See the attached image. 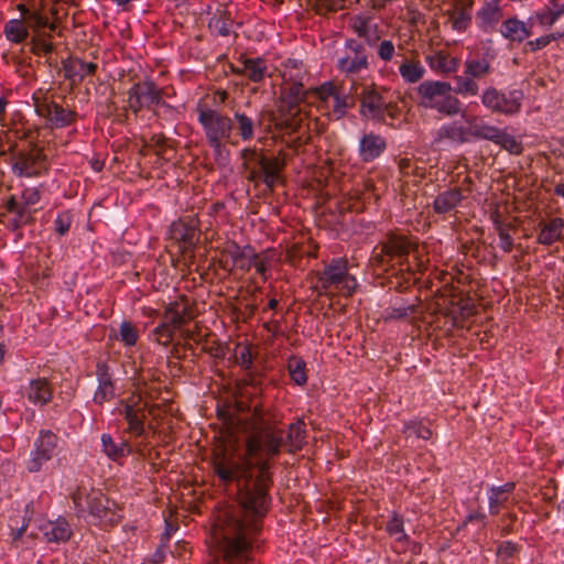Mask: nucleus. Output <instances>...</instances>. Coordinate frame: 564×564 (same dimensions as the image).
Wrapping results in <instances>:
<instances>
[{
    "mask_svg": "<svg viewBox=\"0 0 564 564\" xmlns=\"http://www.w3.org/2000/svg\"><path fill=\"white\" fill-rule=\"evenodd\" d=\"M247 433L242 452L221 448L213 454L212 467L219 481L228 486L236 484L237 501L256 506L261 516L268 513L273 485L270 459L279 456L283 448L296 453L305 445L306 430L303 420L289 425L288 433L268 423L263 411L256 404L249 420L240 421Z\"/></svg>",
    "mask_w": 564,
    "mask_h": 564,
    "instance_id": "f257e3e1",
    "label": "nucleus"
},
{
    "mask_svg": "<svg viewBox=\"0 0 564 564\" xmlns=\"http://www.w3.org/2000/svg\"><path fill=\"white\" fill-rule=\"evenodd\" d=\"M256 506L238 501L216 516L213 540V564H256L260 551L263 521L268 513L259 514Z\"/></svg>",
    "mask_w": 564,
    "mask_h": 564,
    "instance_id": "f03ea898",
    "label": "nucleus"
},
{
    "mask_svg": "<svg viewBox=\"0 0 564 564\" xmlns=\"http://www.w3.org/2000/svg\"><path fill=\"white\" fill-rule=\"evenodd\" d=\"M419 248L416 239L398 230L388 231L377 245L371 264L381 274L380 284L389 290L405 292L416 278L410 269L409 256Z\"/></svg>",
    "mask_w": 564,
    "mask_h": 564,
    "instance_id": "7ed1b4c3",
    "label": "nucleus"
},
{
    "mask_svg": "<svg viewBox=\"0 0 564 564\" xmlns=\"http://www.w3.org/2000/svg\"><path fill=\"white\" fill-rule=\"evenodd\" d=\"M239 159L246 180L254 187L263 184L269 193H273L278 184L283 182L288 160L284 149L271 152L257 145L246 147L240 150Z\"/></svg>",
    "mask_w": 564,
    "mask_h": 564,
    "instance_id": "20e7f679",
    "label": "nucleus"
},
{
    "mask_svg": "<svg viewBox=\"0 0 564 564\" xmlns=\"http://www.w3.org/2000/svg\"><path fill=\"white\" fill-rule=\"evenodd\" d=\"M389 90L375 83L361 85L358 94L359 115L361 119L383 124L392 129L400 128L399 120L402 109L399 102L388 98Z\"/></svg>",
    "mask_w": 564,
    "mask_h": 564,
    "instance_id": "39448f33",
    "label": "nucleus"
},
{
    "mask_svg": "<svg viewBox=\"0 0 564 564\" xmlns=\"http://www.w3.org/2000/svg\"><path fill=\"white\" fill-rule=\"evenodd\" d=\"M311 275L314 281L312 289L318 295L339 294L349 297L358 285L356 278L349 273L346 258H333L323 269L312 271Z\"/></svg>",
    "mask_w": 564,
    "mask_h": 564,
    "instance_id": "423d86ee",
    "label": "nucleus"
},
{
    "mask_svg": "<svg viewBox=\"0 0 564 564\" xmlns=\"http://www.w3.org/2000/svg\"><path fill=\"white\" fill-rule=\"evenodd\" d=\"M311 96H314V94L310 91V88L305 89L304 84L282 83L276 111L267 112L270 122L281 130L297 131L302 121L299 107Z\"/></svg>",
    "mask_w": 564,
    "mask_h": 564,
    "instance_id": "0eeeda50",
    "label": "nucleus"
},
{
    "mask_svg": "<svg viewBox=\"0 0 564 564\" xmlns=\"http://www.w3.org/2000/svg\"><path fill=\"white\" fill-rule=\"evenodd\" d=\"M332 120L343 119L356 106L357 85L355 82L328 80L317 87L310 88Z\"/></svg>",
    "mask_w": 564,
    "mask_h": 564,
    "instance_id": "6e6552de",
    "label": "nucleus"
},
{
    "mask_svg": "<svg viewBox=\"0 0 564 564\" xmlns=\"http://www.w3.org/2000/svg\"><path fill=\"white\" fill-rule=\"evenodd\" d=\"M197 120L203 128L207 144L215 155H221L226 143L232 141L234 120L229 116L213 108L207 99H200L196 106Z\"/></svg>",
    "mask_w": 564,
    "mask_h": 564,
    "instance_id": "1a4fd4ad",
    "label": "nucleus"
},
{
    "mask_svg": "<svg viewBox=\"0 0 564 564\" xmlns=\"http://www.w3.org/2000/svg\"><path fill=\"white\" fill-rule=\"evenodd\" d=\"M72 500L77 513H84L87 510L102 527H115L122 519L118 505L99 489L87 491L85 487H78L72 494Z\"/></svg>",
    "mask_w": 564,
    "mask_h": 564,
    "instance_id": "9d476101",
    "label": "nucleus"
},
{
    "mask_svg": "<svg viewBox=\"0 0 564 564\" xmlns=\"http://www.w3.org/2000/svg\"><path fill=\"white\" fill-rule=\"evenodd\" d=\"M34 108L51 129L72 126L77 120V112L66 102V97L42 89L33 94Z\"/></svg>",
    "mask_w": 564,
    "mask_h": 564,
    "instance_id": "9b49d317",
    "label": "nucleus"
},
{
    "mask_svg": "<svg viewBox=\"0 0 564 564\" xmlns=\"http://www.w3.org/2000/svg\"><path fill=\"white\" fill-rule=\"evenodd\" d=\"M451 93V84L440 80H424L416 88L420 106L449 117L458 115L462 108L460 100Z\"/></svg>",
    "mask_w": 564,
    "mask_h": 564,
    "instance_id": "f8f14e48",
    "label": "nucleus"
},
{
    "mask_svg": "<svg viewBox=\"0 0 564 564\" xmlns=\"http://www.w3.org/2000/svg\"><path fill=\"white\" fill-rule=\"evenodd\" d=\"M10 164L12 173L18 177H34L47 172L50 163L43 148L33 141L19 148L10 145Z\"/></svg>",
    "mask_w": 564,
    "mask_h": 564,
    "instance_id": "ddd939ff",
    "label": "nucleus"
},
{
    "mask_svg": "<svg viewBox=\"0 0 564 564\" xmlns=\"http://www.w3.org/2000/svg\"><path fill=\"white\" fill-rule=\"evenodd\" d=\"M163 94V88L159 87L152 79L145 78L144 80L135 82L127 90L126 115L130 111L137 117L142 110H149L156 116L159 107L167 106Z\"/></svg>",
    "mask_w": 564,
    "mask_h": 564,
    "instance_id": "4468645a",
    "label": "nucleus"
},
{
    "mask_svg": "<svg viewBox=\"0 0 564 564\" xmlns=\"http://www.w3.org/2000/svg\"><path fill=\"white\" fill-rule=\"evenodd\" d=\"M452 307L440 308L430 322L435 329H445V335H451L453 328L464 327L465 321L477 313V307L471 299L459 297L451 301Z\"/></svg>",
    "mask_w": 564,
    "mask_h": 564,
    "instance_id": "2eb2a0df",
    "label": "nucleus"
},
{
    "mask_svg": "<svg viewBox=\"0 0 564 564\" xmlns=\"http://www.w3.org/2000/svg\"><path fill=\"white\" fill-rule=\"evenodd\" d=\"M524 95L521 89L501 91L495 86L487 87L481 96V105L492 113L513 116L520 112Z\"/></svg>",
    "mask_w": 564,
    "mask_h": 564,
    "instance_id": "dca6fc26",
    "label": "nucleus"
},
{
    "mask_svg": "<svg viewBox=\"0 0 564 564\" xmlns=\"http://www.w3.org/2000/svg\"><path fill=\"white\" fill-rule=\"evenodd\" d=\"M196 316V302L189 296L181 294L176 300L164 305L162 321L182 330L183 327L194 321Z\"/></svg>",
    "mask_w": 564,
    "mask_h": 564,
    "instance_id": "f3484780",
    "label": "nucleus"
},
{
    "mask_svg": "<svg viewBox=\"0 0 564 564\" xmlns=\"http://www.w3.org/2000/svg\"><path fill=\"white\" fill-rule=\"evenodd\" d=\"M120 403L122 405L120 414L128 424L127 432L137 437L143 436L145 433L144 422L147 420L148 403L137 392L131 393L126 400H121Z\"/></svg>",
    "mask_w": 564,
    "mask_h": 564,
    "instance_id": "a211bd4d",
    "label": "nucleus"
},
{
    "mask_svg": "<svg viewBox=\"0 0 564 564\" xmlns=\"http://www.w3.org/2000/svg\"><path fill=\"white\" fill-rule=\"evenodd\" d=\"M171 239L181 245L183 252L194 250L200 238V221L196 216H183L170 227Z\"/></svg>",
    "mask_w": 564,
    "mask_h": 564,
    "instance_id": "6ab92c4d",
    "label": "nucleus"
},
{
    "mask_svg": "<svg viewBox=\"0 0 564 564\" xmlns=\"http://www.w3.org/2000/svg\"><path fill=\"white\" fill-rule=\"evenodd\" d=\"M347 53L345 56L339 57L336 63V67L346 74H357L364 69L369 68L368 54L365 45L355 40H346Z\"/></svg>",
    "mask_w": 564,
    "mask_h": 564,
    "instance_id": "aec40b11",
    "label": "nucleus"
},
{
    "mask_svg": "<svg viewBox=\"0 0 564 564\" xmlns=\"http://www.w3.org/2000/svg\"><path fill=\"white\" fill-rule=\"evenodd\" d=\"M57 436L50 430H41L40 435L34 444V451L26 464L30 473H37L42 465L52 459L57 447Z\"/></svg>",
    "mask_w": 564,
    "mask_h": 564,
    "instance_id": "412c9836",
    "label": "nucleus"
},
{
    "mask_svg": "<svg viewBox=\"0 0 564 564\" xmlns=\"http://www.w3.org/2000/svg\"><path fill=\"white\" fill-rule=\"evenodd\" d=\"M95 375L98 384L94 393L93 401L98 405H102L116 397L113 371L107 361L99 360L96 364Z\"/></svg>",
    "mask_w": 564,
    "mask_h": 564,
    "instance_id": "4be33fe9",
    "label": "nucleus"
},
{
    "mask_svg": "<svg viewBox=\"0 0 564 564\" xmlns=\"http://www.w3.org/2000/svg\"><path fill=\"white\" fill-rule=\"evenodd\" d=\"M62 70L65 80L70 86L79 85L86 77L94 76L98 70V65L94 62H85L77 56H68L62 59Z\"/></svg>",
    "mask_w": 564,
    "mask_h": 564,
    "instance_id": "5701e85b",
    "label": "nucleus"
},
{
    "mask_svg": "<svg viewBox=\"0 0 564 564\" xmlns=\"http://www.w3.org/2000/svg\"><path fill=\"white\" fill-rule=\"evenodd\" d=\"M466 197L463 188L447 187L435 196L432 204L433 212L440 216L452 215Z\"/></svg>",
    "mask_w": 564,
    "mask_h": 564,
    "instance_id": "b1692460",
    "label": "nucleus"
},
{
    "mask_svg": "<svg viewBox=\"0 0 564 564\" xmlns=\"http://www.w3.org/2000/svg\"><path fill=\"white\" fill-rule=\"evenodd\" d=\"M246 249L247 245L240 246L235 240L230 239L226 240L220 246H217L216 252L218 253V267L227 271L228 273H234L235 264L238 261V259L241 258Z\"/></svg>",
    "mask_w": 564,
    "mask_h": 564,
    "instance_id": "393cba45",
    "label": "nucleus"
},
{
    "mask_svg": "<svg viewBox=\"0 0 564 564\" xmlns=\"http://www.w3.org/2000/svg\"><path fill=\"white\" fill-rule=\"evenodd\" d=\"M386 149V139L373 132L364 134L359 141V156L362 162L375 161L384 152Z\"/></svg>",
    "mask_w": 564,
    "mask_h": 564,
    "instance_id": "a878e982",
    "label": "nucleus"
},
{
    "mask_svg": "<svg viewBox=\"0 0 564 564\" xmlns=\"http://www.w3.org/2000/svg\"><path fill=\"white\" fill-rule=\"evenodd\" d=\"M24 393L31 403L43 406L52 401L53 386L47 378L32 379Z\"/></svg>",
    "mask_w": 564,
    "mask_h": 564,
    "instance_id": "bb28decb",
    "label": "nucleus"
},
{
    "mask_svg": "<svg viewBox=\"0 0 564 564\" xmlns=\"http://www.w3.org/2000/svg\"><path fill=\"white\" fill-rule=\"evenodd\" d=\"M3 206L7 214L14 215L10 223L12 230H18L33 221V213L35 209H30L28 206L18 200L14 195L9 196Z\"/></svg>",
    "mask_w": 564,
    "mask_h": 564,
    "instance_id": "cd10ccee",
    "label": "nucleus"
},
{
    "mask_svg": "<svg viewBox=\"0 0 564 564\" xmlns=\"http://www.w3.org/2000/svg\"><path fill=\"white\" fill-rule=\"evenodd\" d=\"M500 0L486 2L476 13L478 26L484 32H491L502 18V10L499 6Z\"/></svg>",
    "mask_w": 564,
    "mask_h": 564,
    "instance_id": "c85d7f7f",
    "label": "nucleus"
},
{
    "mask_svg": "<svg viewBox=\"0 0 564 564\" xmlns=\"http://www.w3.org/2000/svg\"><path fill=\"white\" fill-rule=\"evenodd\" d=\"M540 231L538 235V242L543 246H551L556 241H562L564 238V219L554 217L549 221H541L539 224Z\"/></svg>",
    "mask_w": 564,
    "mask_h": 564,
    "instance_id": "c756f323",
    "label": "nucleus"
},
{
    "mask_svg": "<svg viewBox=\"0 0 564 564\" xmlns=\"http://www.w3.org/2000/svg\"><path fill=\"white\" fill-rule=\"evenodd\" d=\"M500 33L509 42L521 43L532 34V31L530 25L513 17L501 23Z\"/></svg>",
    "mask_w": 564,
    "mask_h": 564,
    "instance_id": "7c9ffc66",
    "label": "nucleus"
},
{
    "mask_svg": "<svg viewBox=\"0 0 564 564\" xmlns=\"http://www.w3.org/2000/svg\"><path fill=\"white\" fill-rule=\"evenodd\" d=\"M470 140H487L496 143L502 129L491 126L477 117L466 119Z\"/></svg>",
    "mask_w": 564,
    "mask_h": 564,
    "instance_id": "2f4dec72",
    "label": "nucleus"
},
{
    "mask_svg": "<svg viewBox=\"0 0 564 564\" xmlns=\"http://www.w3.org/2000/svg\"><path fill=\"white\" fill-rule=\"evenodd\" d=\"M232 23L231 13L225 8H219L212 13L208 21V30L214 36L227 37L232 32Z\"/></svg>",
    "mask_w": 564,
    "mask_h": 564,
    "instance_id": "473e14b6",
    "label": "nucleus"
},
{
    "mask_svg": "<svg viewBox=\"0 0 564 564\" xmlns=\"http://www.w3.org/2000/svg\"><path fill=\"white\" fill-rule=\"evenodd\" d=\"M426 62L433 70L441 74L456 73L459 67V59L451 56L445 51H438L426 56Z\"/></svg>",
    "mask_w": 564,
    "mask_h": 564,
    "instance_id": "72a5a7b5",
    "label": "nucleus"
},
{
    "mask_svg": "<svg viewBox=\"0 0 564 564\" xmlns=\"http://www.w3.org/2000/svg\"><path fill=\"white\" fill-rule=\"evenodd\" d=\"M444 139H447L458 144L467 143L470 141V133L468 132V127L462 126L456 121L448 124H444L437 130L434 141L441 142Z\"/></svg>",
    "mask_w": 564,
    "mask_h": 564,
    "instance_id": "f704fd0d",
    "label": "nucleus"
},
{
    "mask_svg": "<svg viewBox=\"0 0 564 564\" xmlns=\"http://www.w3.org/2000/svg\"><path fill=\"white\" fill-rule=\"evenodd\" d=\"M416 303H404L403 299H400V303L395 302L393 306L387 308L382 314L384 322L408 319L410 316L416 314L420 308V299H415Z\"/></svg>",
    "mask_w": 564,
    "mask_h": 564,
    "instance_id": "c9c22d12",
    "label": "nucleus"
},
{
    "mask_svg": "<svg viewBox=\"0 0 564 564\" xmlns=\"http://www.w3.org/2000/svg\"><path fill=\"white\" fill-rule=\"evenodd\" d=\"M241 73L242 76L248 78L252 83H261L268 74L267 62L261 57H246L241 61Z\"/></svg>",
    "mask_w": 564,
    "mask_h": 564,
    "instance_id": "e433bc0d",
    "label": "nucleus"
},
{
    "mask_svg": "<svg viewBox=\"0 0 564 564\" xmlns=\"http://www.w3.org/2000/svg\"><path fill=\"white\" fill-rule=\"evenodd\" d=\"M232 120L234 126L236 127L237 135L243 142L251 141L254 138L256 127H261L262 124V119H259L258 123H256L251 117L240 111H236L234 113Z\"/></svg>",
    "mask_w": 564,
    "mask_h": 564,
    "instance_id": "4c0bfd02",
    "label": "nucleus"
},
{
    "mask_svg": "<svg viewBox=\"0 0 564 564\" xmlns=\"http://www.w3.org/2000/svg\"><path fill=\"white\" fill-rule=\"evenodd\" d=\"M101 444L104 453L115 462L132 453V447L127 441L116 444L110 434L101 435Z\"/></svg>",
    "mask_w": 564,
    "mask_h": 564,
    "instance_id": "58836bf2",
    "label": "nucleus"
},
{
    "mask_svg": "<svg viewBox=\"0 0 564 564\" xmlns=\"http://www.w3.org/2000/svg\"><path fill=\"white\" fill-rule=\"evenodd\" d=\"M399 73L405 83L415 84L425 75V68L419 59H404L399 66Z\"/></svg>",
    "mask_w": 564,
    "mask_h": 564,
    "instance_id": "ea45409f",
    "label": "nucleus"
},
{
    "mask_svg": "<svg viewBox=\"0 0 564 564\" xmlns=\"http://www.w3.org/2000/svg\"><path fill=\"white\" fill-rule=\"evenodd\" d=\"M464 66V74L470 75L475 79H481L492 72L491 63L486 56L466 59Z\"/></svg>",
    "mask_w": 564,
    "mask_h": 564,
    "instance_id": "a19ab883",
    "label": "nucleus"
},
{
    "mask_svg": "<svg viewBox=\"0 0 564 564\" xmlns=\"http://www.w3.org/2000/svg\"><path fill=\"white\" fill-rule=\"evenodd\" d=\"M455 87L452 88L456 95L463 97H474L479 93V86L474 77L470 75H456L454 77Z\"/></svg>",
    "mask_w": 564,
    "mask_h": 564,
    "instance_id": "79ce46f5",
    "label": "nucleus"
},
{
    "mask_svg": "<svg viewBox=\"0 0 564 564\" xmlns=\"http://www.w3.org/2000/svg\"><path fill=\"white\" fill-rule=\"evenodd\" d=\"M283 83L293 84L301 83L304 84L305 79H308V74L304 69L303 64L295 59H289L284 66L283 72Z\"/></svg>",
    "mask_w": 564,
    "mask_h": 564,
    "instance_id": "37998d69",
    "label": "nucleus"
},
{
    "mask_svg": "<svg viewBox=\"0 0 564 564\" xmlns=\"http://www.w3.org/2000/svg\"><path fill=\"white\" fill-rule=\"evenodd\" d=\"M288 370L296 384L304 386L307 382L306 362L302 357L292 355L288 359Z\"/></svg>",
    "mask_w": 564,
    "mask_h": 564,
    "instance_id": "c03bdc74",
    "label": "nucleus"
},
{
    "mask_svg": "<svg viewBox=\"0 0 564 564\" xmlns=\"http://www.w3.org/2000/svg\"><path fill=\"white\" fill-rule=\"evenodd\" d=\"M44 534L48 542L58 543L67 541L72 535V530L65 519H58L51 524L50 529H47Z\"/></svg>",
    "mask_w": 564,
    "mask_h": 564,
    "instance_id": "a18cd8bd",
    "label": "nucleus"
},
{
    "mask_svg": "<svg viewBox=\"0 0 564 564\" xmlns=\"http://www.w3.org/2000/svg\"><path fill=\"white\" fill-rule=\"evenodd\" d=\"M492 223H494L495 230L497 231L499 239H500L499 247L505 252H511L513 249V238L509 234V229H510L511 225L505 224L503 221H501L500 215L498 213L492 215Z\"/></svg>",
    "mask_w": 564,
    "mask_h": 564,
    "instance_id": "49530a36",
    "label": "nucleus"
},
{
    "mask_svg": "<svg viewBox=\"0 0 564 564\" xmlns=\"http://www.w3.org/2000/svg\"><path fill=\"white\" fill-rule=\"evenodd\" d=\"M7 39L13 43H22L29 36L28 28L22 20H10L4 25Z\"/></svg>",
    "mask_w": 564,
    "mask_h": 564,
    "instance_id": "de8ad7c7",
    "label": "nucleus"
},
{
    "mask_svg": "<svg viewBox=\"0 0 564 564\" xmlns=\"http://www.w3.org/2000/svg\"><path fill=\"white\" fill-rule=\"evenodd\" d=\"M148 147L153 148L155 154L166 161L171 160L175 152L170 140L163 133L152 135Z\"/></svg>",
    "mask_w": 564,
    "mask_h": 564,
    "instance_id": "09e8293b",
    "label": "nucleus"
},
{
    "mask_svg": "<svg viewBox=\"0 0 564 564\" xmlns=\"http://www.w3.org/2000/svg\"><path fill=\"white\" fill-rule=\"evenodd\" d=\"M178 330L175 327H172L164 321H162L152 332L151 338L154 343L167 347L172 344L174 339L175 332Z\"/></svg>",
    "mask_w": 564,
    "mask_h": 564,
    "instance_id": "8fccbe9b",
    "label": "nucleus"
},
{
    "mask_svg": "<svg viewBox=\"0 0 564 564\" xmlns=\"http://www.w3.org/2000/svg\"><path fill=\"white\" fill-rule=\"evenodd\" d=\"M138 328L129 321H123L119 326V333L116 338L120 340L126 347H133L139 340Z\"/></svg>",
    "mask_w": 564,
    "mask_h": 564,
    "instance_id": "3c124183",
    "label": "nucleus"
},
{
    "mask_svg": "<svg viewBox=\"0 0 564 564\" xmlns=\"http://www.w3.org/2000/svg\"><path fill=\"white\" fill-rule=\"evenodd\" d=\"M386 531L391 536H397L398 542L409 540V535L404 532V520L403 517L397 512H393L391 518L386 523Z\"/></svg>",
    "mask_w": 564,
    "mask_h": 564,
    "instance_id": "603ef678",
    "label": "nucleus"
},
{
    "mask_svg": "<svg viewBox=\"0 0 564 564\" xmlns=\"http://www.w3.org/2000/svg\"><path fill=\"white\" fill-rule=\"evenodd\" d=\"M346 0H307L308 6L319 15L344 9Z\"/></svg>",
    "mask_w": 564,
    "mask_h": 564,
    "instance_id": "864d4df0",
    "label": "nucleus"
},
{
    "mask_svg": "<svg viewBox=\"0 0 564 564\" xmlns=\"http://www.w3.org/2000/svg\"><path fill=\"white\" fill-rule=\"evenodd\" d=\"M271 263L272 257L270 250L260 253L257 252V259L253 260L252 268L256 269V272L260 275L263 282L268 281L271 275Z\"/></svg>",
    "mask_w": 564,
    "mask_h": 564,
    "instance_id": "5fc2aeb1",
    "label": "nucleus"
},
{
    "mask_svg": "<svg viewBox=\"0 0 564 564\" xmlns=\"http://www.w3.org/2000/svg\"><path fill=\"white\" fill-rule=\"evenodd\" d=\"M497 145L508 151L510 154L520 155L523 152V145L513 135L509 134L506 130H501L496 141Z\"/></svg>",
    "mask_w": 564,
    "mask_h": 564,
    "instance_id": "6e6d98bb",
    "label": "nucleus"
},
{
    "mask_svg": "<svg viewBox=\"0 0 564 564\" xmlns=\"http://www.w3.org/2000/svg\"><path fill=\"white\" fill-rule=\"evenodd\" d=\"M558 12H554L550 8H544L542 10L536 11L532 17H530L529 22L532 28L533 21L535 20L541 26H552L558 20Z\"/></svg>",
    "mask_w": 564,
    "mask_h": 564,
    "instance_id": "4d7b16f0",
    "label": "nucleus"
},
{
    "mask_svg": "<svg viewBox=\"0 0 564 564\" xmlns=\"http://www.w3.org/2000/svg\"><path fill=\"white\" fill-rule=\"evenodd\" d=\"M236 362L243 369H251L253 365V355L249 345L238 344L235 350Z\"/></svg>",
    "mask_w": 564,
    "mask_h": 564,
    "instance_id": "13d9d810",
    "label": "nucleus"
},
{
    "mask_svg": "<svg viewBox=\"0 0 564 564\" xmlns=\"http://www.w3.org/2000/svg\"><path fill=\"white\" fill-rule=\"evenodd\" d=\"M408 432L422 440H430L433 436L432 430L417 420L409 421L404 424L403 433L406 434Z\"/></svg>",
    "mask_w": 564,
    "mask_h": 564,
    "instance_id": "bf43d9fd",
    "label": "nucleus"
},
{
    "mask_svg": "<svg viewBox=\"0 0 564 564\" xmlns=\"http://www.w3.org/2000/svg\"><path fill=\"white\" fill-rule=\"evenodd\" d=\"M398 167L402 176L414 175L422 178L425 174L424 167L417 166L416 163L409 158H402L398 163Z\"/></svg>",
    "mask_w": 564,
    "mask_h": 564,
    "instance_id": "052dcab7",
    "label": "nucleus"
},
{
    "mask_svg": "<svg viewBox=\"0 0 564 564\" xmlns=\"http://www.w3.org/2000/svg\"><path fill=\"white\" fill-rule=\"evenodd\" d=\"M448 14L453 29L457 31H465L471 20L470 14L465 9H454Z\"/></svg>",
    "mask_w": 564,
    "mask_h": 564,
    "instance_id": "680f3d73",
    "label": "nucleus"
},
{
    "mask_svg": "<svg viewBox=\"0 0 564 564\" xmlns=\"http://www.w3.org/2000/svg\"><path fill=\"white\" fill-rule=\"evenodd\" d=\"M257 259V251L251 245H247L246 251L235 264V271L247 273L251 270L253 260Z\"/></svg>",
    "mask_w": 564,
    "mask_h": 564,
    "instance_id": "e2e57ef3",
    "label": "nucleus"
},
{
    "mask_svg": "<svg viewBox=\"0 0 564 564\" xmlns=\"http://www.w3.org/2000/svg\"><path fill=\"white\" fill-rule=\"evenodd\" d=\"M375 47H377L378 58L384 63L391 62L395 55L394 44L390 40L379 41Z\"/></svg>",
    "mask_w": 564,
    "mask_h": 564,
    "instance_id": "0e129e2a",
    "label": "nucleus"
},
{
    "mask_svg": "<svg viewBox=\"0 0 564 564\" xmlns=\"http://www.w3.org/2000/svg\"><path fill=\"white\" fill-rule=\"evenodd\" d=\"M73 223V215L69 210L62 212L57 215L54 220V229L59 236H64L68 232Z\"/></svg>",
    "mask_w": 564,
    "mask_h": 564,
    "instance_id": "69168bd1",
    "label": "nucleus"
},
{
    "mask_svg": "<svg viewBox=\"0 0 564 564\" xmlns=\"http://www.w3.org/2000/svg\"><path fill=\"white\" fill-rule=\"evenodd\" d=\"M245 377L242 378V382L247 386H250L254 389H260L263 383V372L262 370H259L254 366L250 369L245 370Z\"/></svg>",
    "mask_w": 564,
    "mask_h": 564,
    "instance_id": "338daca9",
    "label": "nucleus"
},
{
    "mask_svg": "<svg viewBox=\"0 0 564 564\" xmlns=\"http://www.w3.org/2000/svg\"><path fill=\"white\" fill-rule=\"evenodd\" d=\"M30 46V51L35 55H41L42 53L44 55H47L51 54L55 48L52 42L45 41L36 36L32 37Z\"/></svg>",
    "mask_w": 564,
    "mask_h": 564,
    "instance_id": "774afa93",
    "label": "nucleus"
}]
</instances>
